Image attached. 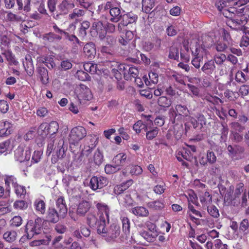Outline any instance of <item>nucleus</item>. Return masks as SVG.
Here are the masks:
<instances>
[{
    "label": "nucleus",
    "mask_w": 249,
    "mask_h": 249,
    "mask_svg": "<svg viewBox=\"0 0 249 249\" xmlns=\"http://www.w3.org/2000/svg\"><path fill=\"white\" fill-rule=\"evenodd\" d=\"M158 104L162 107H169L172 104V101L165 96H161L158 100Z\"/></svg>",
    "instance_id": "c03bdc74"
},
{
    "label": "nucleus",
    "mask_w": 249,
    "mask_h": 249,
    "mask_svg": "<svg viewBox=\"0 0 249 249\" xmlns=\"http://www.w3.org/2000/svg\"><path fill=\"white\" fill-rule=\"evenodd\" d=\"M244 8L239 9L231 20H228L227 25L235 30H242L249 19L248 15L244 14Z\"/></svg>",
    "instance_id": "f03ea898"
},
{
    "label": "nucleus",
    "mask_w": 249,
    "mask_h": 249,
    "mask_svg": "<svg viewBox=\"0 0 249 249\" xmlns=\"http://www.w3.org/2000/svg\"><path fill=\"white\" fill-rule=\"evenodd\" d=\"M90 207L91 204L89 201L82 200L77 205L76 213L79 216H84Z\"/></svg>",
    "instance_id": "aec40b11"
},
{
    "label": "nucleus",
    "mask_w": 249,
    "mask_h": 249,
    "mask_svg": "<svg viewBox=\"0 0 249 249\" xmlns=\"http://www.w3.org/2000/svg\"><path fill=\"white\" fill-rule=\"evenodd\" d=\"M36 72L41 83L46 85L49 83V76L47 70L44 67L38 66L36 68Z\"/></svg>",
    "instance_id": "4be33fe9"
},
{
    "label": "nucleus",
    "mask_w": 249,
    "mask_h": 249,
    "mask_svg": "<svg viewBox=\"0 0 249 249\" xmlns=\"http://www.w3.org/2000/svg\"><path fill=\"white\" fill-rule=\"evenodd\" d=\"M238 10L237 7L231 6L219 11L225 17L231 20Z\"/></svg>",
    "instance_id": "c85d7f7f"
},
{
    "label": "nucleus",
    "mask_w": 249,
    "mask_h": 249,
    "mask_svg": "<svg viewBox=\"0 0 249 249\" xmlns=\"http://www.w3.org/2000/svg\"><path fill=\"white\" fill-rule=\"evenodd\" d=\"M15 192L18 196L21 197V196H25L26 193L25 187L18 184L15 186Z\"/></svg>",
    "instance_id": "774afa93"
},
{
    "label": "nucleus",
    "mask_w": 249,
    "mask_h": 249,
    "mask_svg": "<svg viewBox=\"0 0 249 249\" xmlns=\"http://www.w3.org/2000/svg\"><path fill=\"white\" fill-rule=\"evenodd\" d=\"M131 212L137 216L147 217L149 215L148 210L142 206H137L131 209Z\"/></svg>",
    "instance_id": "a878e982"
},
{
    "label": "nucleus",
    "mask_w": 249,
    "mask_h": 249,
    "mask_svg": "<svg viewBox=\"0 0 249 249\" xmlns=\"http://www.w3.org/2000/svg\"><path fill=\"white\" fill-rule=\"evenodd\" d=\"M76 74L78 78L81 81H89L90 79L89 74L83 71H78Z\"/></svg>",
    "instance_id": "680f3d73"
},
{
    "label": "nucleus",
    "mask_w": 249,
    "mask_h": 249,
    "mask_svg": "<svg viewBox=\"0 0 249 249\" xmlns=\"http://www.w3.org/2000/svg\"><path fill=\"white\" fill-rule=\"evenodd\" d=\"M201 71L207 75H211L216 71V66L213 59L206 61L200 69Z\"/></svg>",
    "instance_id": "a211bd4d"
},
{
    "label": "nucleus",
    "mask_w": 249,
    "mask_h": 249,
    "mask_svg": "<svg viewBox=\"0 0 249 249\" xmlns=\"http://www.w3.org/2000/svg\"><path fill=\"white\" fill-rule=\"evenodd\" d=\"M104 39H105L106 45L109 46V47H113L116 43V39L113 36H105V37Z\"/></svg>",
    "instance_id": "338daca9"
},
{
    "label": "nucleus",
    "mask_w": 249,
    "mask_h": 249,
    "mask_svg": "<svg viewBox=\"0 0 249 249\" xmlns=\"http://www.w3.org/2000/svg\"><path fill=\"white\" fill-rule=\"evenodd\" d=\"M149 77L150 81H148L147 79L145 80L146 85H148V83L149 84L150 82L155 85L158 82V74L156 72L153 71L149 72Z\"/></svg>",
    "instance_id": "13d9d810"
},
{
    "label": "nucleus",
    "mask_w": 249,
    "mask_h": 249,
    "mask_svg": "<svg viewBox=\"0 0 249 249\" xmlns=\"http://www.w3.org/2000/svg\"><path fill=\"white\" fill-rule=\"evenodd\" d=\"M231 140L235 143H240L242 142L243 137L238 132H232L231 136Z\"/></svg>",
    "instance_id": "0e129e2a"
},
{
    "label": "nucleus",
    "mask_w": 249,
    "mask_h": 249,
    "mask_svg": "<svg viewBox=\"0 0 249 249\" xmlns=\"http://www.w3.org/2000/svg\"><path fill=\"white\" fill-rule=\"evenodd\" d=\"M84 53L90 60L93 59L96 53V50L95 44L92 42L87 43L83 48Z\"/></svg>",
    "instance_id": "6ab92c4d"
},
{
    "label": "nucleus",
    "mask_w": 249,
    "mask_h": 249,
    "mask_svg": "<svg viewBox=\"0 0 249 249\" xmlns=\"http://www.w3.org/2000/svg\"><path fill=\"white\" fill-rule=\"evenodd\" d=\"M33 205L36 212L41 214L45 213L46 204L44 200L40 198H37L35 200Z\"/></svg>",
    "instance_id": "bb28decb"
},
{
    "label": "nucleus",
    "mask_w": 249,
    "mask_h": 249,
    "mask_svg": "<svg viewBox=\"0 0 249 249\" xmlns=\"http://www.w3.org/2000/svg\"><path fill=\"white\" fill-rule=\"evenodd\" d=\"M207 212L209 214L214 218H217L219 216V211L214 205L207 206Z\"/></svg>",
    "instance_id": "864d4df0"
},
{
    "label": "nucleus",
    "mask_w": 249,
    "mask_h": 249,
    "mask_svg": "<svg viewBox=\"0 0 249 249\" xmlns=\"http://www.w3.org/2000/svg\"><path fill=\"white\" fill-rule=\"evenodd\" d=\"M123 225V231L127 236L130 233V222L129 219L126 217H122Z\"/></svg>",
    "instance_id": "ea45409f"
},
{
    "label": "nucleus",
    "mask_w": 249,
    "mask_h": 249,
    "mask_svg": "<svg viewBox=\"0 0 249 249\" xmlns=\"http://www.w3.org/2000/svg\"><path fill=\"white\" fill-rule=\"evenodd\" d=\"M93 160L94 163L98 166L100 165L103 162L104 156L99 149H97L94 153Z\"/></svg>",
    "instance_id": "37998d69"
},
{
    "label": "nucleus",
    "mask_w": 249,
    "mask_h": 249,
    "mask_svg": "<svg viewBox=\"0 0 249 249\" xmlns=\"http://www.w3.org/2000/svg\"><path fill=\"white\" fill-rule=\"evenodd\" d=\"M109 14L111 18L110 21L112 22H117L122 19L123 14L121 13L120 8L116 6L109 11Z\"/></svg>",
    "instance_id": "5701e85b"
},
{
    "label": "nucleus",
    "mask_w": 249,
    "mask_h": 249,
    "mask_svg": "<svg viewBox=\"0 0 249 249\" xmlns=\"http://www.w3.org/2000/svg\"><path fill=\"white\" fill-rule=\"evenodd\" d=\"M2 54L5 56L7 60L9 62L10 65L14 64L16 65L18 64V62L16 60L15 55L12 53V52L10 51H5L2 53Z\"/></svg>",
    "instance_id": "de8ad7c7"
},
{
    "label": "nucleus",
    "mask_w": 249,
    "mask_h": 249,
    "mask_svg": "<svg viewBox=\"0 0 249 249\" xmlns=\"http://www.w3.org/2000/svg\"><path fill=\"white\" fill-rule=\"evenodd\" d=\"M229 155L235 160H241L244 158L245 148L239 144L229 145L227 146Z\"/></svg>",
    "instance_id": "1a4fd4ad"
},
{
    "label": "nucleus",
    "mask_w": 249,
    "mask_h": 249,
    "mask_svg": "<svg viewBox=\"0 0 249 249\" xmlns=\"http://www.w3.org/2000/svg\"><path fill=\"white\" fill-rule=\"evenodd\" d=\"M215 48L217 52H224L230 46V43L225 37L215 43Z\"/></svg>",
    "instance_id": "cd10ccee"
},
{
    "label": "nucleus",
    "mask_w": 249,
    "mask_h": 249,
    "mask_svg": "<svg viewBox=\"0 0 249 249\" xmlns=\"http://www.w3.org/2000/svg\"><path fill=\"white\" fill-rule=\"evenodd\" d=\"M76 180L75 177L65 175L63 177L62 182L67 187L72 188L75 186Z\"/></svg>",
    "instance_id": "473e14b6"
},
{
    "label": "nucleus",
    "mask_w": 249,
    "mask_h": 249,
    "mask_svg": "<svg viewBox=\"0 0 249 249\" xmlns=\"http://www.w3.org/2000/svg\"><path fill=\"white\" fill-rule=\"evenodd\" d=\"M3 124L4 127L0 130V137H1L8 136L12 131V125L10 123L8 122H4Z\"/></svg>",
    "instance_id": "c9c22d12"
},
{
    "label": "nucleus",
    "mask_w": 249,
    "mask_h": 249,
    "mask_svg": "<svg viewBox=\"0 0 249 249\" xmlns=\"http://www.w3.org/2000/svg\"><path fill=\"white\" fill-rule=\"evenodd\" d=\"M46 218L49 222L56 223L60 218H62L55 208L50 207L47 211Z\"/></svg>",
    "instance_id": "f3484780"
},
{
    "label": "nucleus",
    "mask_w": 249,
    "mask_h": 249,
    "mask_svg": "<svg viewBox=\"0 0 249 249\" xmlns=\"http://www.w3.org/2000/svg\"><path fill=\"white\" fill-rule=\"evenodd\" d=\"M159 129L157 127L152 128L151 127L150 129L146 133V137L147 140H151L155 138L159 132Z\"/></svg>",
    "instance_id": "603ef678"
},
{
    "label": "nucleus",
    "mask_w": 249,
    "mask_h": 249,
    "mask_svg": "<svg viewBox=\"0 0 249 249\" xmlns=\"http://www.w3.org/2000/svg\"><path fill=\"white\" fill-rule=\"evenodd\" d=\"M90 26V23L88 21H84L81 24V27L79 30V36L84 37L87 35V30Z\"/></svg>",
    "instance_id": "79ce46f5"
},
{
    "label": "nucleus",
    "mask_w": 249,
    "mask_h": 249,
    "mask_svg": "<svg viewBox=\"0 0 249 249\" xmlns=\"http://www.w3.org/2000/svg\"><path fill=\"white\" fill-rule=\"evenodd\" d=\"M23 65L28 75L30 76H33L34 73V66L33 62H29L26 64L23 63Z\"/></svg>",
    "instance_id": "bf43d9fd"
},
{
    "label": "nucleus",
    "mask_w": 249,
    "mask_h": 249,
    "mask_svg": "<svg viewBox=\"0 0 249 249\" xmlns=\"http://www.w3.org/2000/svg\"><path fill=\"white\" fill-rule=\"evenodd\" d=\"M176 111L179 115L187 117L189 116L190 112L186 106L177 105L175 107Z\"/></svg>",
    "instance_id": "4c0bfd02"
},
{
    "label": "nucleus",
    "mask_w": 249,
    "mask_h": 249,
    "mask_svg": "<svg viewBox=\"0 0 249 249\" xmlns=\"http://www.w3.org/2000/svg\"><path fill=\"white\" fill-rule=\"evenodd\" d=\"M5 183L9 188L10 184H11L13 187L16 186L18 184L17 183V180L16 178L13 176H7L5 178Z\"/></svg>",
    "instance_id": "e2e57ef3"
},
{
    "label": "nucleus",
    "mask_w": 249,
    "mask_h": 249,
    "mask_svg": "<svg viewBox=\"0 0 249 249\" xmlns=\"http://www.w3.org/2000/svg\"><path fill=\"white\" fill-rule=\"evenodd\" d=\"M168 58L178 60L179 59V49L175 45H172L169 48Z\"/></svg>",
    "instance_id": "f704fd0d"
},
{
    "label": "nucleus",
    "mask_w": 249,
    "mask_h": 249,
    "mask_svg": "<svg viewBox=\"0 0 249 249\" xmlns=\"http://www.w3.org/2000/svg\"><path fill=\"white\" fill-rule=\"evenodd\" d=\"M108 183V179L105 177L102 176H93L90 179L89 186L93 191H96L106 186Z\"/></svg>",
    "instance_id": "6e6552de"
},
{
    "label": "nucleus",
    "mask_w": 249,
    "mask_h": 249,
    "mask_svg": "<svg viewBox=\"0 0 249 249\" xmlns=\"http://www.w3.org/2000/svg\"><path fill=\"white\" fill-rule=\"evenodd\" d=\"M127 161V156L124 153H120L116 155L112 160V162L117 167L124 166Z\"/></svg>",
    "instance_id": "b1692460"
},
{
    "label": "nucleus",
    "mask_w": 249,
    "mask_h": 249,
    "mask_svg": "<svg viewBox=\"0 0 249 249\" xmlns=\"http://www.w3.org/2000/svg\"><path fill=\"white\" fill-rule=\"evenodd\" d=\"M14 207L16 209L24 210L28 207V204L24 200H17L14 203Z\"/></svg>",
    "instance_id": "69168bd1"
},
{
    "label": "nucleus",
    "mask_w": 249,
    "mask_h": 249,
    "mask_svg": "<svg viewBox=\"0 0 249 249\" xmlns=\"http://www.w3.org/2000/svg\"><path fill=\"white\" fill-rule=\"evenodd\" d=\"M139 70L135 66H131V67L129 68L128 72L129 80H131L132 78H134L135 79L136 82L139 80L141 82H142L140 78H137Z\"/></svg>",
    "instance_id": "49530a36"
},
{
    "label": "nucleus",
    "mask_w": 249,
    "mask_h": 249,
    "mask_svg": "<svg viewBox=\"0 0 249 249\" xmlns=\"http://www.w3.org/2000/svg\"><path fill=\"white\" fill-rule=\"evenodd\" d=\"M120 170V168L117 167L115 164L114 165L107 164L105 167V171L107 174H112Z\"/></svg>",
    "instance_id": "6e6d98bb"
},
{
    "label": "nucleus",
    "mask_w": 249,
    "mask_h": 249,
    "mask_svg": "<svg viewBox=\"0 0 249 249\" xmlns=\"http://www.w3.org/2000/svg\"><path fill=\"white\" fill-rule=\"evenodd\" d=\"M215 6L219 11L231 6V3L226 0H219L215 2Z\"/></svg>",
    "instance_id": "3c124183"
},
{
    "label": "nucleus",
    "mask_w": 249,
    "mask_h": 249,
    "mask_svg": "<svg viewBox=\"0 0 249 249\" xmlns=\"http://www.w3.org/2000/svg\"><path fill=\"white\" fill-rule=\"evenodd\" d=\"M74 7L75 4L73 0H63L58 5V9L61 14L67 15Z\"/></svg>",
    "instance_id": "4468645a"
},
{
    "label": "nucleus",
    "mask_w": 249,
    "mask_h": 249,
    "mask_svg": "<svg viewBox=\"0 0 249 249\" xmlns=\"http://www.w3.org/2000/svg\"><path fill=\"white\" fill-rule=\"evenodd\" d=\"M133 38L134 34L131 31H127L124 37L121 36L119 38V43L124 47V55H129L135 49L136 47L135 40Z\"/></svg>",
    "instance_id": "20e7f679"
},
{
    "label": "nucleus",
    "mask_w": 249,
    "mask_h": 249,
    "mask_svg": "<svg viewBox=\"0 0 249 249\" xmlns=\"http://www.w3.org/2000/svg\"><path fill=\"white\" fill-rule=\"evenodd\" d=\"M77 97L81 103L82 100L89 101L92 98L91 92L89 88L84 85H80L76 91Z\"/></svg>",
    "instance_id": "f8f14e48"
},
{
    "label": "nucleus",
    "mask_w": 249,
    "mask_h": 249,
    "mask_svg": "<svg viewBox=\"0 0 249 249\" xmlns=\"http://www.w3.org/2000/svg\"><path fill=\"white\" fill-rule=\"evenodd\" d=\"M142 10L148 13L151 12V9L154 6V0H142Z\"/></svg>",
    "instance_id": "a19ab883"
},
{
    "label": "nucleus",
    "mask_w": 249,
    "mask_h": 249,
    "mask_svg": "<svg viewBox=\"0 0 249 249\" xmlns=\"http://www.w3.org/2000/svg\"><path fill=\"white\" fill-rule=\"evenodd\" d=\"M57 145L55 146V148H56L55 154H53L52 157L53 163H56L59 159H62L65 156V152L67 149V146L65 144L63 139H57Z\"/></svg>",
    "instance_id": "0eeeda50"
},
{
    "label": "nucleus",
    "mask_w": 249,
    "mask_h": 249,
    "mask_svg": "<svg viewBox=\"0 0 249 249\" xmlns=\"http://www.w3.org/2000/svg\"><path fill=\"white\" fill-rule=\"evenodd\" d=\"M239 228L240 232L247 234L249 229V220L248 218L243 219L240 223Z\"/></svg>",
    "instance_id": "a18cd8bd"
},
{
    "label": "nucleus",
    "mask_w": 249,
    "mask_h": 249,
    "mask_svg": "<svg viewBox=\"0 0 249 249\" xmlns=\"http://www.w3.org/2000/svg\"><path fill=\"white\" fill-rule=\"evenodd\" d=\"M56 210L60 216L64 218L67 213L68 209L66 204L65 200L63 196L59 197L56 200Z\"/></svg>",
    "instance_id": "2eb2a0df"
},
{
    "label": "nucleus",
    "mask_w": 249,
    "mask_h": 249,
    "mask_svg": "<svg viewBox=\"0 0 249 249\" xmlns=\"http://www.w3.org/2000/svg\"><path fill=\"white\" fill-rule=\"evenodd\" d=\"M150 116H147V122L146 124H143L142 122L140 121L137 122L134 124L133 129L137 133H140L141 130L143 129L144 131L147 132L151 128V125L153 124L152 121L150 119Z\"/></svg>",
    "instance_id": "dca6fc26"
},
{
    "label": "nucleus",
    "mask_w": 249,
    "mask_h": 249,
    "mask_svg": "<svg viewBox=\"0 0 249 249\" xmlns=\"http://www.w3.org/2000/svg\"><path fill=\"white\" fill-rule=\"evenodd\" d=\"M133 181L132 179H129L122 183L121 185L117 186L114 190L115 193L120 194L123 193L133 184Z\"/></svg>",
    "instance_id": "2f4dec72"
},
{
    "label": "nucleus",
    "mask_w": 249,
    "mask_h": 249,
    "mask_svg": "<svg viewBox=\"0 0 249 249\" xmlns=\"http://www.w3.org/2000/svg\"><path fill=\"white\" fill-rule=\"evenodd\" d=\"M31 150L29 147L24 150L22 146H19L15 151V158L16 160L20 162L28 161L31 157Z\"/></svg>",
    "instance_id": "9d476101"
},
{
    "label": "nucleus",
    "mask_w": 249,
    "mask_h": 249,
    "mask_svg": "<svg viewBox=\"0 0 249 249\" xmlns=\"http://www.w3.org/2000/svg\"><path fill=\"white\" fill-rule=\"evenodd\" d=\"M148 207L155 210H160L164 207V201L162 199H160L154 201L149 202L147 204Z\"/></svg>",
    "instance_id": "72a5a7b5"
},
{
    "label": "nucleus",
    "mask_w": 249,
    "mask_h": 249,
    "mask_svg": "<svg viewBox=\"0 0 249 249\" xmlns=\"http://www.w3.org/2000/svg\"><path fill=\"white\" fill-rule=\"evenodd\" d=\"M84 14L85 11L83 10L75 8L71 14H69V18L74 19L84 16Z\"/></svg>",
    "instance_id": "5fc2aeb1"
},
{
    "label": "nucleus",
    "mask_w": 249,
    "mask_h": 249,
    "mask_svg": "<svg viewBox=\"0 0 249 249\" xmlns=\"http://www.w3.org/2000/svg\"><path fill=\"white\" fill-rule=\"evenodd\" d=\"M12 146L10 145V141L7 140L0 143V153L2 154L5 152H10L12 150Z\"/></svg>",
    "instance_id": "8fccbe9b"
},
{
    "label": "nucleus",
    "mask_w": 249,
    "mask_h": 249,
    "mask_svg": "<svg viewBox=\"0 0 249 249\" xmlns=\"http://www.w3.org/2000/svg\"><path fill=\"white\" fill-rule=\"evenodd\" d=\"M87 224L90 227H95L96 225L98 226V220L95 214L89 213L87 217Z\"/></svg>",
    "instance_id": "58836bf2"
},
{
    "label": "nucleus",
    "mask_w": 249,
    "mask_h": 249,
    "mask_svg": "<svg viewBox=\"0 0 249 249\" xmlns=\"http://www.w3.org/2000/svg\"><path fill=\"white\" fill-rule=\"evenodd\" d=\"M76 1L81 7L89 10L93 4V0H76Z\"/></svg>",
    "instance_id": "4d7b16f0"
},
{
    "label": "nucleus",
    "mask_w": 249,
    "mask_h": 249,
    "mask_svg": "<svg viewBox=\"0 0 249 249\" xmlns=\"http://www.w3.org/2000/svg\"><path fill=\"white\" fill-rule=\"evenodd\" d=\"M96 207L100 213L99 224H105V223L108 224L109 221L108 207L106 204L102 203H98Z\"/></svg>",
    "instance_id": "9b49d317"
},
{
    "label": "nucleus",
    "mask_w": 249,
    "mask_h": 249,
    "mask_svg": "<svg viewBox=\"0 0 249 249\" xmlns=\"http://www.w3.org/2000/svg\"><path fill=\"white\" fill-rule=\"evenodd\" d=\"M42 227L43 219L40 217H38L35 221H28L25 228L27 238L31 239L35 236L41 234L43 231Z\"/></svg>",
    "instance_id": "7ed1b4c3"
},
{
    "label": "nucleus",
    "mask_w": 249,
    "mask_h": 249,
    "mask_svg": "<svg viewBox=\"0 0 249 249\" xmlns=\"http://www.w3.org/2000/svg\"><path fill=\"white\" fill-rule=\"evenodd\" d=\"M200 201L203 207L207 206L212 202V196L209 192L206 191L199 196Z\"/></svg>",
    "instance_id": "7c9ffc66"
},
{
    "label": "nucleus",
    "mask_w": 249,
    "mask_h": 249,
    "mask_svg": "<svg viewBox=\"0 0 249 249\" xmlns=\"http://www.w3.org/2000/svg\"><path fill=\"white\" fill-rule=\"evenodd\" d=\"M57 140L54 139V137H50L48 142L47 149L46 151V155L47 156H49L52 153V151L53 149H54V143H55V144H57Z\"/></svg>",
    "instance_id": "09e8293b"
},
{
    "label": "nucleus",
    "mask_w": 249,
    "mask_h": 249,
    "mask_svg": "<svg viewBox=\"0 0 249 249\" xmlns=\"http://www.w3.org/2000/svg\"><path fill=\"white\" fill-rule=\"evenodd\" d=\"M96 65L90 63H87L84 65V69L87 72L94 74L96 72Z\"/></svg>",
    "instance_id": "052dcab7"
},
{
    "label": "nucleus",
    "mask_w": 249,
    "mask_h": 249,
    "mask_svg": "<svg viewBox=\"0 0 249 249\" xmlns=\"http://www.w3.org/2000/svg\"><path fill=\"white\" fill-rule=\"evenodd\" d=\"M158 235V232L150 233V232L144 230H142L139 232V236L143 238L149 242H154Z\"/></svg>",
    "instance_id": "393cba45"
},
{
    "label": "nucleus",
    "mask_w": 249,
    "mask_h": 249,
    "mask_svg": "<svg viewBox=\"0 0 249 249\" xmlns=\"http://www.w3.org/2000/svg\"><path fill=\"white\" fill-rule=\"evenodd\" d=\"M107 224V223L98 224L97 229V233L105 237L106 240L107 241L114 240L120 234V227L116 224L113 223L108 228H106Z\"/></svg>",
    "instance_id": "f257e3e1"
},
{
    "label": "nucleus",
    "mask_w": 249,
    "mask_h": 249,
    "mask_svg": "<svg viewBox=\"0 0 249 249\" xmlns=\"http://www.w3.org/2000/svg\"><path fill=\"white\" fill-rule=\"evenodd\" d=\"M59 129L58 124L55 121L51 122L49 124L47 123L41 124L38 127V133L40 135L50 134L51 137L57 133Z\"/></svg>",
    "instance_id": "423d86ee"
},
{
    "label": "nucleus",
    "mask_w": 249,
    "mask_h": 249,
    "mask_svg": "<svg viewBox=\"0 0 249 249\" xmlns=\"http://www.w3.org/2000/svg\"><path fill=\"white\" fill-rule=\"evenodd\" d=\"M121 24L123 26H127L129 24L136 22L138 19V16L132 12L123 15Z\"/></svg>",
    "instance_id": "412c9836"
},
{
    "label": "nucleus",
    "mask_w": 249,
    "mask_h": 249,
    "mask_svg": "<svg viewBox=\"0 0 249 249\" xmlns=\"http://www.w3.org/2000/svg\"><path fill=\"white\" fill-rule=\"evenodd\" d=\"M87 135L86 129L81 126L73 127L69 136V141L71 144L77 143Z\"/></svg>",
    "instance_id": "39448f33"
},
{
    "label": "nucleus",
    "mask_w": 249,
    "mask_h": 249,
    "mask_svg": "<svg viewBox=\"0 0 249 249\" xmlns=\"http://www.w3.org/2000/svg\"><path fill=\"white\" fill-rule=\"evenodd\" d=\"M17 237V233L13 230L8 231L4 233L3 238L4 240L9 243L14 242Z\"/></svg>",
    "instance_id": "c756f323"
},
{
    "label": "nucleus",
    "mask_w": 249,
    "mask_h": 249,
    "mask_svg": "<svg viewBox=\"0 0 249 249\" xmlns=\"http://www.w3.org/2000/svg\"><path fill=\"white\" fill-rule=\"evenodd\" d=\"M90 32L94 36L99 35L100 39L103 40L105 37L107 31L105 30V27L103 22L101 21L97 20L93 22Z\"/></svg>",
    "instance_id": "ddd939ff"
},
{
    "label": "nucleus",
    "mask_w": 249,
    "mask_h": 249,
    "mask_svg": "<svg viewBox=\"0 0 249 249\" xmlns=\"http://www.w3.org/2000/svg\"><path fill=\"white\" fill-rule=\"evenodd\" d=\"M19 10L22 9L26 12L30 11V3L31 0H16Z\"/></svg>",
    "instance_id": "e433bc0d"
}]
</instances>
